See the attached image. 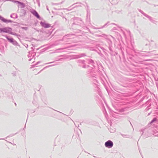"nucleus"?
<instances>
[{"label":"nucleus","instance_id":"1","mask_svg":"<svg viewBox=\"0 0 158 158\" xmlns=\"http://www.w3.org/2000/svg\"><path fill=\"white\" fill-rule=\"evenodd\" d=\"M113 142L110 140H108L105 143V145L106 147L109 148L112 147L113 146Z\"/></svg>","mask_w":158,"mask_h":158},{"label":"nucleus","instance_id":"2","mask_svg":"<svg viewBox=\"0 0 158 158\" xmlns=\"http://www.w3.org/2000/svg\"><path fill=\"white\" fill-rule=\"evenodd\" d=\"M40 24L44 28H48L50 26L49 24L44 22H41L40 23Z\"/></svg>","mask_w":158,"mask_h":158},{"label":"nucleus","instance_id":"3","mask_svg":"<svg viewBox=\"0 0 158 158\" xmlns=\"http://www.w3.org/2000/svg\"><path fill=\"white\" fill-rule=\"evenodd\" d=\"M0 19L4 22L7 23L10 22L9 21L7 20L6 19L1 16H0Z\"/></svg>","mask_w":158,"mask_h":158},{"label":"nucleus","instance_id":"4","mask_svg":"<svg viewBox=\"0 0 158 158\" xmlns=\"http://www.w3.org/2000/svg\"><path fill=\"white\" fill-rule=\"evenodd\" d=\"M0 30L1 32H6V29L5 28H0Z\"/></svg>","mask_w":158,"mask_h":158},{"label":"nucleus","instance_id":"5","mask_svg":"<svg viewBox=\"0 0 158 158\" xmlns=\"http://www.w3.org/2000/svg\"><path fill=\"white\" fill-rule=\"evenodd\" d=\"M35 16L38 18H39L40 17V16L39 15H38V14L37 13H36V15H35Z\"/></svg>","mask_w":158,"mask_h":158}]
</instances>
